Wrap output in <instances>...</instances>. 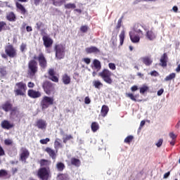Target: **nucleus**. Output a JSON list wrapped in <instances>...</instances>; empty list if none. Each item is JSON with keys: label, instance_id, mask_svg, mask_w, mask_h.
Listing matches in <instances>:
<instances>
[{"label": "nucleus", "instance_id": "1", "mask_svg": "<svg viewBox=\"0 0 180 180\" xmlns=\"http://www.w3.org/2000/svg\"><path fill=\"white\" fill-rule=\"evenodd\" d=\"M27 86L23 82H17L14 88V94L15 96H25Z\"/></svg>", "mask_w": 180, "mask_h": 180}, {"label": "nucleus", "instance_id": "2", "mask_svg": "<svg viewBox=\"0 0 180 180\" xmlns=\"http://www.w3.org/2000/svg\"><path fill=\"white\" fill-rule=\"evenodd\" d=\"M5 53H1L2 58L6 59L8 57L15 58L18 57V51L12 44L5 46Z\"/></svg>", "mask_w": 180, "mask_h": 180}, {"label": "nucleus", "instance_id": "3", "mask_svg": "<svg viewBox=\"0 0 180 180\" xmlns=\"http://www.w3.org/2000/svg\"><path fill=\"white\" fill-rule=\"evenodd\" d=\"M112 75H113V73L108 69H103L98 73V77H100L105 84H108V85H112V84H113Z\"/></svg>", "mask_w": 180, "mask_h": 180}, {"label": "nucleus", "instance_id": "4", "mask_svg": "<svg viewBox=\"0 0 180 180\" xmlns=\"http://www.w3.org/2000/svg\"><path fill=\"white\" fill-rule=\"evenodd\" d=\"M42 88L44 89V92L46 94V95H51V94H56V87L54 86V84L50 81L46 80L42 84Z\"/></svg>", "mask_w": 180, "mask_h": 180}, {"label": "nucleus", "instance_id": "5", "mask_svg": "<svg viewBox=\"0 0 180 180\" xmlns=\"http://www.w3.org/2000/svg\"><path fill=\"white\" fill-rule=\"evenodd\" d=\"M37 176L41 180H49L51 176L50 168H39L37 171Z\"/></svg>", "mask_w": 180, "mask_h": 180}, {"label": "nucleus", "instance_id": "6", "mask_svg": "<svg viewBox=\"0 0 180 180\" xmlns=\"http://www.w3.org/2000/svg\"><path fill=\"white\" fill-rule=\"evenodd\" d=\"M41 34L42 36V41L44 47L46 49H50V47H52L53 43H54L53 39H51V37L44 32V30H41Z\"/></svg>", "mask_w": 180, "mask_h": 180}, {"label": "nucleus", "instance_id": "7", "mask_svg": "<svg viewBox=\"0 0 180 180\" xmlns=\"http://www.w3.org/2000/svg\"><path fill=\"white\" fill-rule=\"evenodd\" d=\"M39 71V68L37 67V62L34 59L30 60L28 63V74L30 77H34Z\"/></svg>", "mask_w": 180, "mask_h": 180}, {"label": "nucleus", "instance_id": "8", "mask_svg": "<svg viewBox=\"0 0 180 180\" xmlns=\"http://www.w3.org/2000/svg\"><path fill=\"white\" fill-rule=\"evenodd\" d=\"M51 105H54V97H50L45 96L42 98L41 101V107L42 110L47 109Z\"/></svg>", "mask_w": 180, "mask_h": 180}, {"label": "nucleus", "instance_id": "9", "mask_svg": "<svg viewBox=\"0 0 180 180\" xmlns=\"http://www.w3.org/2000/svg\"><path fill=\"white\" fill-rule=\"evenodd\" d=\"M56 58L58 60H63L65 57V47L63 44L55 46Z\"/></svg>", "mask_w": 180, "mask_h": 180}, {"label": "nucleus", "instance_id": "10", "mask_svg": "<svg viewBox=\"0 0 180 180\" xmlns=\"http://www.w3.org/2000/svg\"><path fill=\"white\" fill-rule=\"evenodd\" d=\"M33 58L34 60H37L39 62V65L41 67V68H43V70L47 68V59H46V56H44V53H43V52L39 53L38 56H34Z\"/></svg>", "mask_w": 180, "mask_h": 180}, {"label": "nucleus", "instance_id": "11", "mask_svg": "<svg viewBox=\"0 0 180 180\" xmlns=\"http://www.w3.org/2000/svg\"><path fill=\"white\" fill-rule=\"evenodd\" d=\"M48 75H49V79L52 81V82H56V83L58 82L59 81L58 77H60V75H57V72H56V70H54L53 68L49 69Z\"/></svg>", "mask_w": 180, "mask_h": 180}, {"label": "nucleus", "instance_id": "12", "mask_svg": "<svg viewBox=\"0 0 180 180\" xmlns=\"http://www.w3.org/2000/svg\"><path fill=\"white\" fill-rule=\"evenodd\" d=\"M30 152L26 148H21L20 153V160L22 162H26V160L29 158Z\"/></svg>", "mask_w": 180, "mask_h": 180}, {"label": "nucleus", "instance_id": "13", "mask_svg": "<svg viewBox=\"0 0 180 180\" xmlns=\"http://www.w3.org/2000/svg\"><path fill=\"white\" fill-rule=\"evenodd\" d=\"M27 95L32 99H37V98H40V96H41V93L34 89H29L27 91Z\"/></svg>", "mask_w": 180, "mask_h": 180}, {"label": "nucleus", "instance_id": "14", "mask_svg": "<svg viewBox=\"0 0 180 180\" xmlns=\"http://www.w3.org/2000/svg\"><path fill=\"white\" fill-rule=\"evenodd\" d=\"M1 127L5 130H10V129L15 127V124L13 123H10L8 120H4L1 122Z\"/></svg>", "mask_w": 180, "mask_h": 180}, {"label": "nucleus", "instance_id": "15", "mask_svg": "<svg viewBox=\"0 0 180 180\" xmlns=\"http://www.w3.org/2000/svg\"><path fill=\"white\" fill-rule=\"evenodd\" d=\"M13 107V104H12L11 101H7L1 105V109H3L4 112H10Z\"/></svg>", "mask_w": 180, "mask_h": 180}, {"label": "nucleus", "instance_id": "16", "mask_svg": "<svg viewBox=\"0 0 180 180\" xmlns=\"http://www.w3.org/2000/svg\"><path fill=\"white\" fill-rule=\"evenodd\" d=\"M130 40L132 43H139L140 42V37L139 35H137L134 33V32H129Z\"/></svg>", "mask_w": 180, "mask_h": 180}, {"label": "nucleus", "instance_id": "17", "mask_svg": "<svg viewBox=\"0 0 180 180\" xmlns=\"http://www.w3.org/2000/svg\"><path fill=\"white\" fill-rule=\"evenodd\" d=\"M36 126L41 130H46L47 127V122L44 120H38L36 122Z\"/></svg>", "mask_w": 180, "mask_h": 180}, {"label": "nucleus", "instance_id": "18", "mask_svg": "<svg viewBox=\"0 0 180 180\" xmlns=\"http://www.w3.org/2000/svg\"><path fill=\"white\" fill-rule=\"evenodd\" d=\"M39 163L40 168H50V165H51V161L46 159H41Z\"/></svg>", "mask_w": 180, "mask_h": 180}, {"label": "nucleus", "instance_id": "19", "mask_svg": "<svg viewBox=\"0 0 180 180\" xmlns=\"http://www.w3.org/2000/svg\"><path fill=\"white\" fill-rule=\"evenodd\" d=\"M15 6H16L17 11H18V12H20L21 15H26V13H27V10H26V8H25V6L22 5V4L19 2H16Z\"/></svg>", "mask_w": 180, "mask_h": 180}, {"label": "nucleus", "instance_id": "20", "mask_svg": "<svg viewBox=\"0 0 180 180\" xmlns=\"http://www.w3.org/2000/svg\"><path fill=\"white\" fill-rule=\"evenodd\" d=\"M167 63H168V55L167 54V53H165L160 58V65H161V67H163V68L167 67Z\"/></svg>", "mask_w": 180, "mask_h": 180}, {"label": "nucleus", "instance_id": "21", "mask_svg": "<svg viewBox=\"0 0 180 180\" xmlns=\"http://www.w3.org/2000/svg\"><path fill=\"white\" fill-rule=\"evenodd\" d=\"M45 151L49 154V157H51L52 160H56V158H57V151L56 152L54 150L49 147L46 148Z\"/></svg>", "mask_w": 180, "mask_h": 180}, {"label": "nucleus", "instance_id": "22", "mask_svg": "<svg viewBox=\"0 0 180 180\" xmlns=\"http://www.w3.org/2000/svg\"><path fill=\"white\" fill-rule=\"evenodd\" d=\"M146 37L148 40L153 41V40H155L157 36H155V33L153 30H148L146 33Z\"/></svg>", "mask_w": 180, "mask_h": 180}, {"label": "nucleus", "instance_id": "23", "mask_svg": "<svg viewBox=\"0 0 180 180\" xmlns=\"http://www.w3.org/2000/svg\"><path fill=\"white\" fill-rule=\"evenodd\" d=\"M85 51L87 54H92V53H101V51L96 46L87 47L85 49Z\"/></svg>", "mask_w": 180, "mask_h": 180}, {"label": "nucleus", "instance_id": "24", "mask_svg": "<svg viewBox=\"0 0 180 180\" xmlns=\"http://www.w3.org/2000/svg\"><path fill=\"white\" fill-rule=\"evenodd\" d=\"M62 81L65 85H68L71 84V77L68 75V74L65 73L62 75Z\"/></svg>", "mask_w": 180, "mask_h": 180}, {"label": "nucleus", "instance_id": "25", "mask_svg": "<svg viewBox=\"0 0 180 180\" xmlns=\"http://www.w3.org/2000/svg\"><path fill=\"white\" fill-rule=\"evenodd\" d=\"M142 61L145 65L147 67H150L151 64H153V58H151V56H145L142 58Z\"/></svg>", "mask_w": 180, "mask_h": 180}, {"label": "nucleus", "instance_id": "26", "mask_svg": "<svg viewBox=\"0 0 180 180\" xmlns=\"http://www.w3.org/2000/svg\"><path fill=\"white\" fill-rule=\"evenodd\" d=\"M6 19L9 22H15L16 20V15H15V13L10 12L6 15Z\"/></svg>", "mask_w": 180, "mask_h": 180}, {"label": "nucleus", "instance_id": "27", "mask_svg": "<svg viewBox=\"0 0 180 180\" xmlns=\"http://www.w3.org/2000/svg\"><path fill=\"white\" fill-rule=\"evenodd\" d=\"M109 112V107L106 105H103L101 108V115L103 117H106V115Z\"/></svg>", "mask_w": 180, "mask_h": 180}, {"label": "nucleus", "instance_id": "28", "mask_svg": "<svg viewBox=\"0 0 180 180\" xmlns=\"http://www.w3.org/2000/svg\"><path fill=\"white\" fill-rule=\"evenodd\" d=\"M120 46H123V43H124V39L126 37V32L124 30H122L120 35Z\"/></svg>", "mask_w": 180, "mask_h": 180}, {"label": "nucleus", "instance_id": "29", "mask_svg": "<svg viewBox=\"0 0 180 180\" xmlns=\"http://www.w3.org/2000/svg\"><path fill=\"white\" fill-rule=\"evenodd\" d=\"M125 96H127V98H129L131 101H133L134 102H137V98L140 96V94H136L134 96V94L131 93H126Z\"/></svg>", "mask_w": 180, "mask_h": 180}, {"label": "nucleus", "instance_id": "30", "mask_svg": "<svg viewBox=\"0 0 180 180\" xmlns=\"http://www.w3.org/2000/svg\"><path fill=\"white\" fill-rule=\"evenodd\" d=\"M56 167L59 172H63L64 169H65V165H64V163H63L62 162H58Z\"/></svg>", "mask_w": 180, "mask_h": 180}, {"label": "nucleus", "instance_id": "31", "mask_svg": "<svg viewBox=\"0 0 180 180\" xmlns=\"http://www.w3.org/2000/svg\"><path fill=\"white\" fill-rule=\"evenodd\" d=\"M91 131L93 133H96L99 130V124L96 122H93L91 125Z\"/></svg>", "mask_w": 180, "mask_h": 180}, {"label": "nucleus", "instance_id": "32", "mask_svg": "<svg viewBox=\"0 0 180 180\" xmlns=\"http://www.w3.org/2000/svg\"><path fill=\"white\" fill-rule=\"evenodd\" d=\"M71 165L75 167H79L81 165V160L75 158H72L70 160Z\"/></svg>", "mask_w": 180, "mask_h": 180}, {"label": "nucleus", "instance_id": "33", "mask_svg": "<svg viewBox=\"0 0 180 180\" xmlns=\"http://www.w3.org/2000/svg\"><path fill=\"white\" fill-rule=\"evenodd\" d=\"M8 75V72L6 71V67L3 66L0 68V77L1 78H4V77H6Z\"/></svg>", "mask_w": 180, "mask_h": 180}, {"label": "nucleus", "instance_id": "34", "mask_svg": "<svg viewBox=\"0 0 180 180\" xmlns=\"http://www.w3.org/2000/svg\"><path fill=\"white\" fill-rule=\"evenodd\" d=\"M93 86L96 89H101V86H103V84L99 80H94L93 82Z\"/></svg>", "mask_w": 180, "mask_h": 180}, {"label": "nucleus", "instance_id": "35", "mask_svg": "<svg viewBox=\"0 0 180 180\" xmlns=\"http://www.w3.org/2000/svg\"><path fill=\"white\" fill-rule=\"evenodd\" d=\"M94 65L97 71H99V70L102 68V66L101 65V61L98 60V59L94 60Z\"/></svg>", "mask_w": 180, "mask_h": 180}, {"label": "nucleus", "instance_id": "36", "mask_svg": "<svg viewBox=\"0 0 180 180\" xmlns=\"http://www.w3.org/2000/svg\"><path fill=\"white\" fill-rule=\"evenodd\" d=\"M9 27L6 26V22L4 21H0V33L2 30H8Z\"/></svg>", "mask_w": 180, "mask_h": 180}, {"label": "nucleus", "instance_id": "37", "mask_svg": "<svg viewBox=\"0 0 180 180\" xmlns=\"http://www.w3.org/2000/svg\"><path fill=\"white\" fill-rule=\"evenodd\" d=\"M139 26H140V25L137 24L136 25L134 26V31L136 32V33H138V34H139V36L141 37H143L144 36V33L141 31V30L140 29H138L137 27H139Z\"/></svg>", "mask_w": 180, "mask_h": 180}, {"label": "nucleus", "instance_id": "38", "mask_svg": "<svg viewBox=\"0 0 180 180\" xmlns=\"http://www.w3.org/2000/svg\"><path fill=\"white\" fill-rule=\"evenodd\" d=\"M65 9H75L77 5L74 3H68L64 5Z\"/></svg>", "mask_w": 180, "mask_h": 180}, {"label": "nucleus", "instance_id": "39", "mask_svg": "<svg viewBox=\"0 0 180 180\" xmlns=\"http://www.w3.org/2000/svg\"><path fill=\"white\" fill-rule=\"evenodd\" d=\"M133 140H134V136H133V135H129L124 139V143L126 144H130Z\"/></svg>", "mask_w": 180, "mask_h": 180}, {"label": "nucleus", "instance_id": "40", "mask_svg": "<svg viewBox=\"0 0 180 180\" xmlns=\"http://www.w3.org/2000/svg\"><path fill=\"white\" fill-rule=\"evenodd\" d=\"M58 178L60 180H70V176L67 174H59Z\"/></svg>", "mask_w": 180, "mask_h": 180}, {"label": "nucleus", "instance_id": "41", "mask_svg": "<svg viewBox=\"0 0 180 180\" xmlns=\"http://www.w3.org/2000/svg\"><path fill=\"white\" fill-rule=\"evenodd\" d=\"M123 15L118 20L117 25L115 27L116 30H117V32H119V30H120V28L122 27V23L123 22Z\"/></svg>", "mask_w": 180, "mask_h": 180}, {"label": "nucleus", "instance_id": "42", "mask_svg": "<svg viewBox=\"0 0 180 180\" xmlns=\"http://www.w3.org/2000/svg\"><path fill=\"white\" fill-rule=\"evenodd\" d=\"M175 77H176V74L175 73H171L170 75H169L168 76H167L165 78V81H171L172 79H175Z\"/></svg>", "mask_w": 180, "mask_h": 180}, {"label": "nucleus", "instance_id": "43", "mask_svg": "<svg viewBox=\"0 0 180 180\" xmlns=\"http://www.w3.org/2000/svg\"><path fill=\"white\" fill-rule=\"evenodd\" d=\"M8 171L1 169L0 170V178H5L6 176H8Z\"/></svg>", "mask_w": 180, "mask_h": 180}, {"label": "nucleus", "instance_id": "44", "mask_svg": "<svg viewBox=\"0 0 180 180\" xmlns=\"http://www.w3.org/2000/svg\"><path fill=\"white\" fill-rule=\"evenodd\" d=\"M72 139H74L73 136H72L71 134L70 135H66L65 137L63 138V143L65 144H66L67 141H70V140H72Z\"/></svg>", "mask_w": 180, "mask_h": 180}, {"label": "nucleus", "instance_id": "45", "mask_svg": "<svg viewBox=\"0 0 180 180\" xmlns=\"http://www.w3.org/2000/svg\"><path fill=\"white\" fill-rule=\"evenodd\" d=\"M89 30V27H88V25H82L80 27V32H82V33H86Z\"/></svg>", "mask_w": 180, "mask_h": 180}, {"label": "nucleus", "instance_id": "46", "mask_svg": "<svg viewBox=\"0 0 180 180\" xmlns=\"http://www.w3.org/2000/svg\"><path fill=\"white\" fill-rule=\"evenodd\" d=\"M11 115H15L16 113H19V110H18V107H12L11 110H10Z\"/></svg>", "mask_w": 180, "mask_h": 180}, {"label": "nucleus", "instance_id": "47", "mask_svg": "<svg viewBox=\"0 0 180 180\" xmlns=\"http://www.w3.org/2000/svg\"><path fill=\"white\" fill-rule=\"evenodd\" d=\"M148 90V86L146 85H143L142 87L140 88V94H146Z\"/></svg>", "mask_w": 180, "mask_h": 180}, {"label": "nucleus", "instance_id": "48", "mask_svg": "<svg viewBox=\"0 0 180 180\" xmlns=\"http://www.w3.org/2000/svg\"><path fill=\"white\" fill-rule=\"evenodd\" d=\"M4 144L5 146H12V144H13V141H12V139H5Z\"/></svg>", "mask_w": 180, "mask_h": 180}, {"label": "nucleus", "instance_id": "49", "mask_svg": "<svg viewBox=\"0 0 180 180\" xmlns=\"http://www.w3.org/2000/svg\"><path fill=\"white\" fill-rule=\"evenodd\" d=\"M26 47H27V45L25 43H22L20 46V50L22 53L25 52V50H26Z\"/></svg>", "mask_w": 180, "mask_h": 180}, {"label": "nucleus", "instance_id": "50", "mask_svg": "<svg viewBox=\"0 0 180 180\" xmlns=\"http://www.w3.org/2000/svg\"><path fill=\"white\" fill-rule=\"evenodd\" d=\"M36 27L37 30H40L41 29V27H43V26H44V24H43L41 22H38L36 23Z\"/></svg>", "mask_w": 180, "mask_h": 180}, {"label": "nucleus", "instance_id": "51", "mask_svg": "<svg viewBox=\"0 0 180 180\" xmlns=\"http://www.w3.org/2000/svg\"><path fill=\"white\" fill-rule=\"evenodd\" d=\"M50 141V139L46 138L45 139H41L39 141L41 144H47Z\"/></svg>", "mask_w": 180, "mask_h": 180}, {"label": "nucleus", "instance_id": "52", "mask_svg": "<svg viewBox=\"0 0 180 180\" xmlns=\"http://www.w3.org/2000/svg\"><path fill=\"white\" fill-rule=\"evenodd\" d=\"M108 67H109L110 70H116V65H115V63H110L108 64Z\"/></svg>", "mask_w": 180, "mask_h": 180}, {"label": "nucleus", "instance_id": "53", "mask_svg": "<svg viewBox=\"0 0 180 180\" xmlns=\"http://www.w3.org/2000/svg\"><path fill=\"white\" fill-rule=\"evenodd\" d=\"M163 141H164V140L162 139H160L158 140V143H156L157 147H158V148L161 147V146H162Z\"/></svg>", "mask_w": 180, "mask_h": 180}, {"label": "nucleus", "instance_id": "54", "mask_svg": "<svg viewBox=\"0 0 180 180\" xmlns=\"http://www.w3.org/2000/svg\"><path fill=\"white\" fill-rule=\"evenodd\" d=\"M150 75H151V77H158V75H160V74L156 70H153V71L150 72Z\"/></svg>", "mask_w": 180, "mask_h": 180}, {"label": "nucleus", "instance_id": "55", "mask_svg": "<svg viewBox=\"0 0 180 180\" xmlns=\"http://www.w3.org/2000/svg\"><path fill=\"white\" fill-rule=\"evenodd\" d=\"M139 90V86H137L136 85L132 86L131 87V92H136V91Z\"/></svg>", "mask_w": 180, "mask_h": 180}, {"label": "nucleus", "instance_id": "56", "mask_svg": "<svg viewBox=\"0 0 180 180\" xmlns=\"http://www.w3.org/2000/svg\"><path fill=\"white\" fill-rule=\"evenodd\" d=\"M83 61H84L86 64H91V59L89 58H84Z\"/></svg>", "mask_w": 180, "mask_h": 180}, {"label": "nucleus", "instance_id": "57", "mask_svg": "<svg viewBox=\"0 0 180 180\" xmlns=\"http://www.w3.org/2000/svg\"><path fill=\"white\" fill-rule=\"evenodd\" d=\"M84 103H86V105H89V103H91V99L89 98V97H86L84 98Z\"/></svg>", "mask_w": 180, "mask_h": 180}, {"label": "nucleus", "instance_id": "58", "mask_svg": "<svg viewBox=\"0 0 180 180\" xmlns=\"http://www.w3.org/2000/svg\"><path fill=\"white\" fill-rule=\"evenodd\" d=\"M40 2H43V0H34V4L35 6L40 5Z\"/></svg>", "mask_w": 180, "mask_h": 180}, {"label": "nucleus", "instance_id": "59", "mask_svg": "<svg viewBox=\"0 0 180 180\" xmlns=\"http://www.w3.org/2000/svg\"><path fill=\"white\" fill-rule=\"evenodd\" d=\"M2 155H5V150H4L2 146H0V157Z\"/></svg>", "mask_w": 180, "mask_h": 180}, {"label": "nucleus", "instance_id": "60", "mask_svg": "<svg viewBox=\"0 0 180 180\" xmlns=\"http://www.w3.org/2000/svg\"><path fill=\"white\" fill-rule=\"evenodd\" d=\"M144 124H146V121L145 120H142L140 123V126L139 128V130H141L143 126H144Z\"/></svg>", "mask_w": 180, "mask_h": 180}, {"label": "nucleus", "instance_id": "61", "mask_svg": "<svg viewBox=\"0 0 180 180\" xmlns=\"http://www.w3.org/2000/svg\"><path fill=\"white\" fill-rule=\"evenodd\" d=\"M27 86L28 88H34V83L30 82L27 84Z\"/></svg>", "mask_w": 180, "mask_h": 180}, {"label": "nucleus", "instance_id": "62", "mask_svg": "<svg viewBox=\"0 0 180 180\" xmlns=\"http://www.w3.org/2000/svg\"><path fill=\"white\" fill-rule=\"evenodd\" d=\"M53 5H54V6H61V3L60 1H53Z\"/></svg>", "mask_w": 180, "mask_h": 180}, {"label": "nucleus", "instance_id": "63", "mask_svg": "<svg viewBox=\"0 0 180 180\" xmlns=\"http://www.w3.org/2000/svg\"><path fill=\"white\" fill-rule=\"evenodd\" d=\"M158 96H161V95H162V94H164V89H160L158 91Z\"/></svg>", "mask_w": 180, "mask_h": 180}, {"label": "nucleus", "instance_id": "64", "mask_svg": "<svg viewBox=\"0 0 180 180\" xmlns=\"http://www.w3.org/2000/svg\"><path fill=\"white\" fill-rule=\"evenodd\" d=\"M169 175H171V172H167V173H165L163 176L164 179H167V178H168V176H169Z\"/></svg>", "mask_w": 180, "mask_h": 180}]
</instances>
